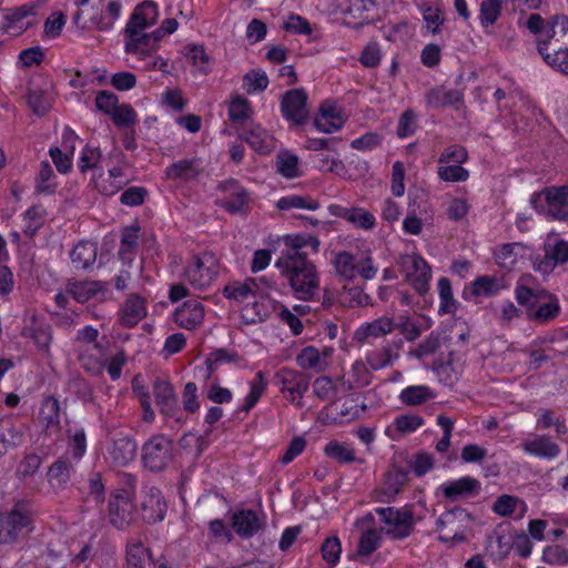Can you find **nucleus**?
<instances>
[{"instance_id": "nucleus-27", "label": "nucleus", "mask_w": 568, "mask_h": 568, "mask_svg": "<svg viewBox=\"0 0 568 568\" xmlns=\"http://www.w3.org/2000/svg\"><path fill=\"white\" fill-rule=\"evenodd\" d=\"M138 445L130 436H119L112 440L108 455L115 466H126L136 456Z\"/></svg>"}, {"instance_id": "nucleus-20", "label": "nucleus", "mask_w": 568, "mask_h": 568, "mask_svg": "<svg viewBox=\"0 0 568 568\" xmlns=\"http://www.w3.org/2000/svg\"><path fill=\"white\" fill-rule=\"evenodd\" d=\"M395 328V323L392 317L382 316L372 322L363 323L354 332V341L357 344H372V338H381L390 334Z\"/></svg>"}, {"instance_id": "nucleus-8", "label": "nucleus", "mask_w": 568, "mask_h": 568, "mask_svg": "<svg viewBox=\"0 0 568 568\" xmlns=\"http://www.w3.org/2000/svg\"><path fill=\"white\" fill-rule=\"evenodd\" d=\"M534 209L552 220L568 217V186L547 187L536 193L530 200Z\"/></svg>"}, {"instance_id": "nucleus-36", "label": "nucleus", "mask_w": 568, "mask_h": 568, "mask_svg": "<svg viewBox=\"0 0 568 568\" xmlns=\"http://www.w3.org/2000/svg\"><path fill=\"white\" fill-rule=\"evenodd\" d=\"M24 437V427L12 417L0 419V444L4 454L8 449L19 446Z\"/></svg>"}, {"instance_id": "nucleus-64", "label": "nucleus", "mask_w": 568, "mask_h": 568, "mask_svg": "<svg viewBox=\"0 0 568 568\" xmlns=\"http://www.w3.org/2000/svg\"><path fill=\"white\" fill-rule=\"evenodd\" d=\"M243 82L247 93L261 92L267 88L268 78L263 71H251L244 75Z\"/></svg>"}, {"instance_id": "nucleus-12", "label": "nucleus", "mask_w": 568, "mask_h": 568, "mask_svg": "<svg viewBox=\"0 0 568 568\" xmlns=\"http://www.w3.org/2000/svg\"><path fill=\"white\" fill-rule=\"evenodd\" d=\"M276 377L282 384L281 392L284 394L285 398L297 407H303L302 399L310 387V375L300 371L284 367L276 373Z\"/></svg>"}, {"instance_id": "nucleus-47", "label": "nucleus", "mask_w": 568, "mask_h": 568, "mask_svg": "<svg viewBox=\"0 0 568 568\" xmlns=\"http://www.w3.org/2000/svg\"><path fill=\"white\" fill-rule=\"evenodd\" d=\"M185 57L197 68L199 72L206 75L211 71L212 58L201 44H189L185 47Z\"/></svg>"}, {"instance_id": "nucleus-19", "label": "nucleus", "mask_w": 568, "mask_h": 568, "mask_svg": "<svg viewBox=\"0 0 568 568\" xmlns=\"http://www.w3.org/2000/svg\"><path fill=\"white\" fill-rule=\"evenodd\" d=\"M220 189L225 193V199L221 201L223 209L232 214L242 213L247 210L251 195L245 187L234 180H229L221 183Z\"/></svg>"}, {"instance_id": "nucleus-10", "label": "nucleus", "mask_w": 568, "mask_h": 568, "mask_svg": "<svg viewBox=\"0 0 568 568\" xmlns=\"http://www.w3.org/2000/svg\"><path fill=\"white\" fill-rule=\"evenodd\" d=\"M559 20L566 21V17L555 16L551 19L546 30V39L538 40V52L548 65L564 74H568V49H564L552 41L555 26L558 24Z\"/></svg>"}, {"instance_id": "nucleus-13", "label": "nucleus", "mask_w": 568, "mask_h": 568, "mask_svg": "<svg viewBox=\"0 0 568 568\" xmlns=\"http://www.w3.org/2000/svg\"><path fill=\"white\" fill-rule=\"evenodd\" d=\"M307 100L308 95L304 89H293L285 92L281 100L283 116L296 125L306 123L310 118Z\"/></svg>"}, {"instance_id": "nucleus-24", "label": "nucleus", "mask_w": 568, "mask_h": 568, "mask_svg": "<svg viewBox=\"0 0 568 568\" xmlns=\"http://www.w3.org/2000/svg\"><path fill=\"white\" fill-rule=\"evenodd\" d=\"M158 20V7L151 0H145L135 7L132 12L124 31H143L153 24Z\"/></svg>"}, {"instance_id": "nucleus-57", "label": "nucleus", "mask_w": 568, "mask_h": 568, "mask_svg": "<svg viewBox=\"0 0 568 568\" xmlns=\"http://www.w3.org/2000/svg\"><path fill=\"white\" fill-rule=\"evenodd\" d=\"M265 388L266 381L264 378V374L262 372H257L254 381L251 383V389L247 396L245 397L242 410L248 413L260 400L261 396L265 392Z\"/></svg>"}, {"instance_id": "nucleus-6", "label": "nucleus", "mask_w": 568, "mask_h": 568, "mask_svg": "<svg viewBox=\"0 0 568 568\" xmlns=\"http://www.w3.org/2000/svg\"><path fill=\"white\" fill-rule=\"evenodd\" d=\"M174 457L173 440L163 434L151 436L141 448L143 467L160 473L169 467Z\"/></svg>"}, {"instance_id": "nucleus-54", "label": "nucleus", "mask_w": 568, "mask_h": 568, "mask_svg": "<svg viewBox=\"0 0 568 568\" xmlns=\"http://www.w3.org/2000/svg\"><path fill=\"white\" fill-rule=\"evenodd\" d=\"M34 14L33 7L29 6H21L17 9H14L8 18V24L7 30L11 32L12 34H20L22 30H26L28 27L32 24V22L28 21L26 23H22L21 26H18L20 22H22L23 19L27 17Z\"/></svg>"}, {"instance_id": "nucleus-35", "label": "nucleus", "mask_w": 568, "mask_h": 568, "mask_svg": "<svg viewBox=\"0 0 568 568\" xmlns=\"http://www.w3.org/2000/svg\"><path fill=\"white\" fill-rule=\"evenodd\" d=\"M521 448L536 457L551 459L558 456L560 448L550 440L549 437L542 435H532L521 443Z\"/></svg>"}, {"instance_id": "nucleus-18", "label": "nucleus", "mask_w": 568, "mask_h": 568, "mask_svg": "<svg viewBox=\"0 0 568 568\" xmlns=\"http://www.w3.org/2000/svg\"><path fill=\"white\" fill-rule=\"evenodd\" d=\"M328 212L332 216L341 217L361 230H373L376 225L375 216L369 211L359 206L331 204Z\"/></svg>"}, {"instance_id": "nucleus-51", "label": "nucleus", "mask_w": 568, "mask_h": 568, "mask_svg": "<svg viewBox=\"0 0 568 568\" xmlns=\"http://www.w3.org/2000/svg\"><path fill=\"white\" fill-rule=\"evenodd\" d=\"M439 294V313L453 314L457 310V302L454 298L452 283L447 277H440L437 283Z\"/></svg>"}, {"instance_id": "nucleus-30", "label": "nucleus", "mask_w": 568, "mask_h": 568, "mask_svg": "<svg viewBox=\"0 0 568 568\" xmlns=\"http://www.w3.org/2000/svg\"><path fill=\"white\" fill-rule=\"evenodd\" d=\"M39 420L47 435L60 433V403L54 396H48L42 400Z\"/></svg>"}, {"instance_id": "nucleus-25", "label": "nucleus", "mask_w": 568, "mask_h": 568, "mask_svg": "<svg viewBox=\"0 0 568 568\" xmlns=\"http://www.w3.org/2000/svg\"><path fill=\"white\" fill-rule=\"evenodd\" d=\"M425 99L427 105L433 109L453 106L460 110L464 106V93L457 89L432 88L426 92Z\"/></svg>"}, {"instance_id": "nucleus-34", "label": "nucleus", "mask_w": 568, "mask_h": 568, "mask_svg": "<svg viewBox=\"0 0 568 568\" xmlns=\"http://www.w3.org/2000/svg\"><path fill=\"white\" fill-rule=\"evenodd\" d=\"M202 172L201 161L197 158L179 160L165 169V176L169 180H181L184 182L196 179Z\"/></svg>"}, {"instance_id": "nucleus-44", "label": "nucleus", "mask_w": 568, "mask_h": 568, "mask_svg": "<svg viewBox=\"0 0 568 568\" xmlns=\"http://www.w3.org/2000/svg\"><path fill=\"white\" fill-rule=\"evenodd\" d=\"M277 209L283 211H290L293 209H302L308 211H316L320 209V202L311 196H302L297 194H291L281 197L276 203Z\"/></svg>"}, {"instance_id": "nucleus-21", "label": "nucleus", "mask_w": 568, "mask_h": 568, "mask_svg": "<svg viewBox=\"0 0 568 568\" xmlns=\"http://www.w3.org/2000/svg\"><path fill=\"white\" fill-rule=\"evenodd\" d=\"M146 314L145 298L138 293H132L124 300L120 307L119 322L124 327H134Z\"/></svg>"}, {"instance_id": "nucleus-60", "label": "nucleus", "mask_w": 568, "mask_h": 568, "mask_svg": "<svg viewBox=\"0 0 568 568\" xmlns=\"http://www.w3.org/2000/svg\"><path fill=\"white\" fill-rule=\"evenodd\" d=\"M276 164L278 172L287 179L300 175L298 158L295 154L287 152L278 154Z\"/></svg>"}, {"instance_id": "nucleus-33", "label": "nucleus", "mask_w": 568, "mask_h": 568, "mask_svg": "<svg viewBox=\"0 0 568 568\" xmlns=\"http://www.w3.org/2000/svg\"><path fill=\"white\" fill-rule=\"evenodd\" d=\"M232 528L240 537L250 538L263 528V523L255 511L245 509L233 515Z\"/></svg>"}, {"instance_id": "nucleus-52", "label": "nucleus", "mask_w": 568, "mask_h": 568, "mask_svg": "<svg viewBox=\"0 0 568 568\" xmlns=\"http://www.w3.org/2000/svg\"><path fill=\"white\" fill-rule=\"evenodd\" d=\"M356 276L365 281L373 280L378 268L374 265V260L371 250L359 251L356 253Z\"/></svg>"}, {"instance_id": "nucleus-63", "label": "nucleus", "mask_w": 568, "mask_h": 568, "mask_svg": "<svg viewBox=\"0 0 568 568\" xmlns=\"http://www.w3.org/2000/svg\"><path fill=\"white\" fill-rule=\"evenodd\" d=\"M437 174L445 182H464L469 178V172L459 164L440 165Z\"/></svg>"}, {"instance_id": "nucleus-4", "label": "nucleus", "mask_w": 568, "mask_h": 568, "mask_svg": "<svg viewBox=\"0 0 568 568\" xmlns=\"http://www.w3.org/2000/svg\"><path fill=\"white\" fill-rule=\"evenodd\" d=\"M220 263L212 252L193 255L187 262L183 278L194 288L204 290L212 285L219 275Z\"/></svg>"}, {"instance_id": "nucleus-41", "label": "nucleus", "mask_w": 568, "mask_h": 568, "mask_svg": "<svg viewBox=\"0 0 568 568\" xmlns=\"http://www.w3.org/2000/svg\"><path fill=\"white\" fill-rule=\"evenodd\" d=\"M372 378L373 375L367 367V363L356 361L352 365L345 383L348 389H358L368 386L372 383Z\"/></svg>"}, {"instance_id": "nucleus-39", "label": "nucleus", "mask_w": 568, "mask_h": 568, "mask_svg": "<svg viewBox=\"0 0 568 568\" xmlns=\"http://www.w3.org/2000/svg\"><path fill=\"white\" fill-rule=\"evenodd\" d=\"M398 357V354L393 351L388 342H383L381 346L374 347L366 353V363L373 371H378L390 366Z\"/></svg>"}, {"instance_id": "nucleus-2", "label": "nucleus", "mask_w": 568, "mask_h": 568, "mask_svg": "<svg viewBox=\"0 0 568 568\" xmlns=\"http://www.w3.org/2000/svg\"><path fill=\"white\" fill-rule=\"evenodd\" d=\"M530 282L529 274L520 276L515 290L516 300L526 307L528 320L544 324L557 317L560 311L557 298L545 290H534Z\"/></svg>"}, {"instance_id": "nucleus-48", "label": "nucleus", "mask_w": 568, "mask_h": 568, "mask_svg": "<svg viewBox=\"0 0 568 568\" xmlns=\"http://www.w3.org/2000/svg\"><path fill=\"white\" fill-rule=\"evenodd\" d=\"M324 453L327 457L341 463L349 464L356 459L354 448L346 444L337 440H332L324 447Z\"/></svg>"}, {"instance_id": "nucleus-23", "label": "nucleus", "mask_w": 568, "mask_h": 568, "mask_svg": "<svg viewBox=\"0 0 568 568\" xmlns=\"http://www.w3.org/2000/svg\"><path fill=\"white\" fill-rule=\"evenodd\" d=\"M204 306L197 300H187L174 312L175 323L185 329H194L204 320Z\"/></svg>"}, {"instance_id": "nucleus-32", "label": "nucleus", "mask_w": 568, "mask_h": 568, "mask_svg": "<svg viewBox=\"0 0 568 568\" xmlns=\"http://www.w3.org/2000/svg\"><path fill=\"white\" fill-rule=\"evenodd\" d=\"M407 480V474L403 470L395 469L388 471L384 484L381 488L375 489V499L381 503H390L402 491Z\"/></svg>"}, {"instance_id": "nucleus-5", "label": "nucleus", "mask_w": 568, "mask_h": 568, "mask_svg": "<svg viewBox=\"0 0 568 568\" xmlns=\"http://www.w3.org/2000/svg\"><path fill=\"white\" fill-rule=\"evenodd\" d=\"M473 517L465 509L456 508L443 513L436 520L438 539L445 544L463 542L471 529Z\"/></svg>"}, {"instance_id": "nucleus-16", "label": "nucleus", "mask_w": 568, "mask_h": 568, "mask_svg": "<svg viewBox=\"0 0 568 568\" xmlns=\"http://www.w3.org/2000/svg\"><path fill=\"white\" fill-rule=\"evenodd\" d=\"M108 291L109 284L103 281L69 278L65 283L67 294L78 303H87L100 295L104 298Z\"/></svg>"}, {"instance_id": "nucleus-43", "label": "nucleus", "mask_w": 568, "mask_h": 568, "mask_svg": "<svg viewBox=\"0 0 568 568\" xmlns=\"http://www.w3.org/2000/svg\"><path fill=\"white\" fill-rule=\"evenodd\" d=\"M257 287L255 278H246L243 283L235 282L226 285L223 290V294L226 298L244 302L255 294Z\"/></svg>"}, {"instance_id": "nucleus-22", "label": "nucleus", "mask_w": 568, "mask_h": 568, "mask_svg": "<svg viewBox=\"0 0 568 568\" xmlns=\"http://www.w3.org/2000/svg\"><path fill=\"white\" fill-rule=\"evenodd\" d=\"M480 488L479 480L469 476L445 483L440 486L444 497L450 501L476 496L479 494Z\"/></svg>"}, {"instance_id": "nucleus-62", "label": "nucleus", "mask_w": 568, "mask_h": 568, "mask_svg": "<svg viewBox=\"0 0 568 568\" xmlns=\"http://www.w3.org/2000/svg\"><path fill=\"white\" fill-rule=\"evenodd\" d=\"M323 559L331 566H335L342 552L341 541L337 537H327L321 547Z\"/></svg>"}, {"instance_id": "nucleus-28", "label": "nucleus", "mask_w": 568, "mask_h": 568, "mask_svg": "<svg viewBox=\"0 0 568 568\" xmlns=\"http://www.w3.org/2000/svg\"><path fill=\"white\" fill-rule=\"evenodd\" d=\"M240 136L256 152L271 153L275 149V139L258 124H250L244 128Z\"/></svg>"}, {"instance_id": "nucleus-7", "label": "nucleus", "mask_w": 568, "mask_h": 568, "mask_svg": "<svg viewBox=\"0 0 568 568\" xmlns=\"http://www.w3.org/2000/svg\"><path fill=\"white\" fill-rule=\"evenodd\" d=\"M375 511L385 525L382 529L389 538L403 540L413 534L416 520L412 508L381 507Z\"/></svg>"}, {"instance_id": "nucleus-15", "label": "nucleus", "mask_w": 568, "mask_h": 568, "mask_svg": "<svg viewBox=\"0 0 568 568\" xmlns=\"http://www.w3.org/2000/svg\"><path fill=\"white\" fill-rule=\"evenodd\" d=\"M568 261V243L564 240H558L555 234H548L545 243V256L540 260L536 258L534 267L536 271L548 274L557 263Z\"/></svg>"}, {"instance_id": "nucleus-1", "label": "nucleus", "mask_w": 568, "mask_h": 568, "mask_svg": "<svg viewBox=\"0 0 568 568\" xmlns=\"http://www.w3.org/2000/svg\"><path fill=\"white\" fill-rule=\"evenodd\" d=\"M276 266L288 281L294 295L298 300L311 301L320 290V277L316 266L305 253L283 254Z\"/></svg>"}, {"instance_id": "nucleus-59", "label": "nucleus", "mask_w": 568, "mask_h": 568, "mask_svg": "<svg viewBox=\"0 0 568 568\" xmlns=\"http://www.w3.org/2000/svg\"><path fill=\"white\" fill-rule=\"evenodd\" d=\"M503 0H483L479 19L484 27L494 24L500 16Z\"/></svg>"}, {"instance_id": "nucleus-9", "label": "nucleus", "mask_w": 568, "mask_h": 568, "mask_svg": "<svg viewBox=\"0 0 568 568\" xmlns=\"http://www.w3.org/2000/svg\"><path fill=\"white\" fill-rule=\"evenodd\" d=\"M397 264L406 281L410 283L420 295L428 292L432 268L420 255L404 254L398 258Z\"/></svg>"}, {"instance_id": "nucleus-49", "label": "nucleus", "mask_w": 568, "mask_h": 568, "mask_svg": "<svg viewBox=\"0 0 568 568\" xmlns=\"http://www.w3.org/2000/svg\"><path fill=\"white\" fill-rule=\"evenodd\" d=\"M501 288L503 285L497 277L483 275L478 276L471 283L470 294L475 297L493 296L496 295Z\"/></svg>"}, {"instance_id": "nucleus-11", "label": "nucleus", "mask_w": 568, "mask_h": 568, "mask_svg": "<svg viewBox=\"0 0 568 568\" xmlns=\"http://www.w3.org/2000/svg\"><path fill=\"white\" fill-rule=\"evenodd\" d=\"M152 394L161 415L178 423L184 422L175 388L169 379L156 378L152 385Z\"/></svg>"}, {"instance_id": "nucleus-17", "label": "nucleus", "mask_w": 568, "mask_h": 568, "mask_svg": "<svg viewBox=\"0 0 568 568\" xmlns=\"http://www.w3.org/2000/svg\"><path fill=\"white\" fill-rule=\"evenodd\" d=\"M21 335L31 339L39 351L49 354L53 339L52 327L44 317L32 315L23 326Z\"/></svg>"}, {"instance_id": "nucleus-61", "label": "nucleus", "mask_w": 568, "mask_h": 568, "mask_svg": "<svg viewBox=\"0 0 568 568\" xmlns=\"http://www.w3.org/2000/svg\"><path fill=\"white\" fill-rule=\"evenodd\" d=\"M440 346V334L432 332L415 349L409 354L418 359L434 354Z\"/></svg>"}, {"instance_id": "nucleus-37", "label": "nucleus", "mask_w": 568, "mask_h": 568, "mask_svg": "<svg viewBox=\"0 0 568 568\" xmlns=\"http://www.w3.org/2000/svg\"><path fill=\"white\" fill-rule=\"evenodd\" d=\"M97 245L90 241H80L70 252V260L74 268L87 271L97 261Z\"/></svg>"}, {"instance_id": "nucleus-40", "label": "nucleus", "mask_w": 568, "mask_h": 568, "mask_svg": "<svg viewBox=\"0 0 568 568\" xmlns=\"http://www.w3.org/2000/svg\"><path fill=\"white\" fill-rule=\"evenodd\" d=\"M356 253L349 251L337 252L332 261L336 274L346 281L356 278Z\"/></svg>"}, {"instance_id": "nucleus-56", "label": "nucleus", "mask_w": 568, "mask_h": 568, "mask_svg": "<svg viewBox=\"0 0 568 568\" xmlns=\"http://www.w3.org/2000/svg\"><path fill=\"white\" fill-rule=\"evenodd\" d=\"M42 459L38 454L30 453L24 455L16 469V477L19 480H26L32 477L40 468Z\"/></svg>"}, {"instance_id": "nucleus-50", "label": "nucleus", "mask_w": 568, "mask_h": 568, "mask_svg": "<svg viewBox=\"0 0 568 568\" xmlns=\"http://www.w3.org/2000/svg\"><path fill=\"white\" fill-rule=\"evenodd\" d=\"M78 361L81 367L92 376H100L104 371V363L95 356L88 346L78 349Z\"/></svg>"}, {"instance_id": "nucleus-31", "label": "nucleus", "mask_w": 568, "mask_h": 568, "mask_svg": "<svg viewBox=\"0 0 568 568\" xmlns=\"http://www.w3.org/2000/svg\"><path fill=\"white\" fill-rule=\"evenodd\" d=\"M124 51L136 55L140 60H145L156 51L150 41L148 32L124 31Z\"/></svg>"}, {"instance_id": "nucleus-3", "label": "nucleus", "mask_w": 568, "mask_h": 568, "mask_svg": "<svg viewBox=\"0 0 568 568\" xmlns=\"http://www.w3.org/2000/svg\"><path fill=\"white\" fill-rule=\"evenodd\" d=\"M34 513L31 503L18 500L10 510L0 513V546L22 542L34 531Z\"/></svg>"}, {"instance_id": "nucleus-46", "label": "nucleus", "mask_w": 568, "mask_h": 568, "mask_svg": "<svg viewBox=\"0 0 568 568\" xmlns=\"http://www.w3.org/2000/svg\"><path fill=\"white\" fill-rule=\"evenodd\" d=\"M139 233L140 226L138 224H133L123 229L121 236V245L119 250V256L121 257V260L132 258L138 247Z\"/></svg>"}, {"instance_id": "nucleus-42", "label": "nucleus", "mask_w": 568, "mask_h": 568, "mask_svg": "<svg viewBox=\"0 0 568 568\" xmlns=\"http://www.w3.org/2000/svg\"><path fill=\"white\" fill-rule=\"evenodd\" d=\"M434 398L433 390L426 385H415L404 388L399 394V399L407 406H417Z\"/></svg>"}, {"instance_id": "nucleus-45", "label": "nucleus", "mask_w": 568, "mask_h": 568, "mask_svg": "<svg viewBox=\"0 0 568 568\" xmlns=\"http://www.w3.org/2000/svg\"><path fill=\"white\" fill-rule=\"evenodd\" d=\"M296 363L302 369H313L317 373L326 368V363L321 358L320 351L314 346L303 348L296 357Z\"/></svg>"}, {"instance_id": "nucleus-14", "label": "nucleus", "mask_w": 568, "mask_h": 568, "mask_svg": "<svg viewBox=\"0 0 568 568\" xmlns=\"http://www.w3.org/2000/svg\"><path fill=\"white\" fill-rule=\"evenodd\" d=\"M140 508L145 523L156 524L164 519L168 505L158 487L145 486L142 490Z\"/></svg>"}, {"instance_id": "nucleus-38", "label": "nucleus", "mask_w": 568, "mask_h": 568, "mask_svg": "<svg viewBox=\"0 0 568 568\" xmlns=\"http://www.w3.org/2000/svg\"><path fill=\"white\" fill-rule=\"evenodd\" d=\"M314 124L320 131L332 133L343 126L344 120L334 105L324 102L320 108V114L315 118Z\"/></svg>"}, {"instance_id": "nucleus-55", "label": "nucleus", "mask_w": 568, "mask_h": 568, "mask_svg": "<svg viewBox=\"0 0 568 568\" xmlns=\"http://www.w3.org/2000/svg\"><path fill=\"white\" fill-rule=\"evenodd\" d=\"M518 505L521 507V513L526 511L527 507L524 500L505 494L495 500L493 510L499 516L509 517L516 511Z\"/></svg>"}, {"instance_id": "nucleus-29", "label": "nucleus", "mask_w": 568, "mask_h": 568, "mask_svg": "<svg viewBox=\"0 0 568 568\" xmlns=\"http://www.w3.org/2000/svg\"><path fill=\"white\" fill-rule=\"evenodd\" d=\"M73 464L68 456L59 457L48 469L47 477L50 487L59 493L64 490L71 480Z\"/></svg>"}, {"instance_id": "nucleus-53", "label": "nucleus", "mask_w": 568, "mask_h": 568, "mask_svg": "<svg viewBox=\"0 0 568 568\" xmlns=\"http://www.w3.org/2000/svg\"><path fill=\"white\" fill-rule=\"evenodd\" d=\"M283 241L288 247L285 254L301 253L300 250L305 246H311L314 252H317L320 247V240L313 235L290 234L284 236Z\"/></svg>"}, {"instance_id": "nucleus-58", "label": "nucleus", "mask_w": 568, "mask_h": 568, "mask_svg": "<svg viewBox=\"0 0 568 568\" xmlns=\"http://www.w3.org/2000/svg\"><path fill=\"white\" fill-rule=\"evenodd\" d=\"M28 105L36 114L44 115L51 108V99L41 89H30L28 92Z\"/></svg>"}, {"instance_id": "nucleus-26", "label": "nucleus", "mask_w": 568, "mask_h": 568, "mask_svg": "<svg viewBox=\"0 0 568 568\" xmlns=\"http://www.w3.org/2000/svg\"><path fill=\"white\" fill-rule=\"evenodd\" d=\"M110 523L118 529H125L133 520L132 499L128 496L115 495L109 501Z\"/></svg>"}]
</instances>
